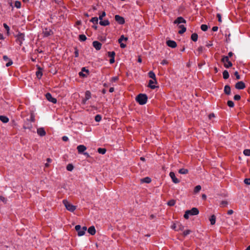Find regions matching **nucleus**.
<instances>
[{"label":"nucleus","mask_w":250,"mask_h":250,"mask_svg":"<svg viewBox=\"0 0 250 250\" xmlns=\"http://www.w3.org/2000/svg\"><path fill=\"white\" fill-rule=\"evenodd\" d=\"M136 101L141 105L146 104L147 101V96L145 94H139L136 97Z\"/></svg>","instance_id":"obj_1"},{"label":"nucleus","mask_w":250,"mask_h":250,"mask_svg":"<svg viewBox=\"0 0 250 250\" xmlns=\"http://www.w3.org/2000/svg\"><path fill=\"white\" fill-rule=\"evenodd\" d=\"M199 210L196 208H193L190 210H187L186 211L184 217L185 219H188L189 218V215H196L199 214Z\"/></svg>","instance_id":"obj_2"},{"label":"nucleus","mask_w":250,"mask_h":250,"mask_svg":"<svg viewBox=\"0 0 250 250\" xmlns=\"http://www.w3.org/2000/svg\"><path fill=\"white\" fill-rule=\"evenodd\" d=\"M62 203L65 206V208L69 211L74 212L76 209V207L71 204L68 201L64 199L62 201Z\"/></svg>","instance_id":"obj_3"},{"label":"nucleus","mask_w":250,"mask_h":250,"mask_svg":"<svg viewBox=\"0 0 250 250\" xmlns=\"http://www.w3.org/2000/svg\"><path fill=\"white\" fill-rule=\"evenodd\" d=\"M221 62L223 63L224 67L227 68H229L232 66V63L229 61L228 57L226 56H222Z\"/></svg>","instance_id":"obj_4"},{"label":"nucleus","mask_w":250,"mask_h":250,"mask_svg":"<svg viewBox=\"0 0 250 250\" xmlns=\"http://www.w3.org/2000/svg\"><path fill=\"white\" fill-rule=\"evenodd\" d=\"M24 40V34L23 33H20L16 36V41L20 46H21L22 42Z\"/></svg>","instance_id":"obj_5"},{"label":"nucleus","mask_w":250,"mask_h":250,"mask_svg":"<svg viewBox=\"0 0 250 250\" xmlns=\"http://www.w3.org/2000/svg\"><path fill=\"white\" fill-rule=\"evenodd\" d=\"M115 20L120 24H123L125 22L124 18L118 15H115Z\"/></svg>","instance_id":"obj_6"},{"label":"nucleus","mask_w":250,"mask_h":250,"mask_svg":"<svg viewBox=\"0 0 250 250\" xmlns=\"http://www.w3.org/2000/svg\"><path fill=\"white\" fill-rule=\"evenodd\" d=\"M45 97L46 99L53 104H56L57 103V99L52 97L51 94L49 93H47L45 95Z\"/></svg>","instance_id":"obj_7"},{"label":"nucleus","mask_w":250,"mask_h":250,"mask_svg":"<svg viewBox=\"0 0 250 250\" xmlns=\"http://www.w3.org/2000/svg\"><path fill=\"white\" fill-rule=\"evenodd\" d=\"M236 89H243L245 88L246 85L245 83L242 81L237 82L235 85Z\"/></svg>","instance_id":"obj_8"},{"label":"nucleus","mask_w":250,"mask_h":250,"mask_svg":"<svg viewBox=\"0 0 250 250\" xmlns=\"http://www.w3.org/2000/svg\"><path fill=\"white\" fill-rule=\"evenodd\" d=\"M107 54H108V56L111 58L109 60V62L111 64L115 62V59H114V57L115 56V52H114V51L110 52L109 51V52H107Z\"/></svg>","instance_id":"obj_9"},{"label":"nucleus","mask_w":250,"mask_h":250,"mask_svg":"<svg viewBox=\"0 0 250 250\" xmlns=\"http://www.w3.org/2000/svg\"><path fill=\"white\" fill-rule=\"evenodd\" d=\"M53 31L51 29L45 28L43 29V34L44 37H48L53 34Z\"/></svg>","instance_id":"obj_10"},{"label":"nucleus","mask_w":250,"mask_h":250,"mask_svg":"<svg viewBox=\"0 0 250 250\" xmlns=\"http://www.w3.org/2000/svg\"><path fill=\"white\" fill-rule=\"evenodd\" d=\"M167 45L172 48H174L177 46V43L176 42L172 40H168L166 42Z\"/></svg>","instance_id":"obj_11"},{"label":"nucleus","mask_w":250,"mask_h":250,"mask_svg":"<svg viewBox=\"0 0 250 250\" xmlns=\"http://www.w3.org/2000/svg\"><path fill=\"white\" fill-rule=\"evenodd\" d=\"M157 83V80H150L149 81L148 86L152 89H154L155 88L157 87V86H156L153 84Z\"/></svg>","instance_id":"obj_12"},{"label":"nucleus","mask_w":250,"mask_h":250,"mask_svg":"<svg viewBox=\"0 0 250 250\" xmlns=\"http://www.w3.org/2000/svg\"><path fill=\"white\" fill-rule=\"evenodd\" d=\"M186 21L182 17H178L174 21V24H179L181 23H186Z\"/></svg>","instance_id":"obj_13"},{"label":"nucleus","mask_w":250,"mask_h":250,"mask_svg":"<svg viewBox=\"0 0 250 250\" xmlns=\"http://www.w3.org/2000/svg\"><path fill=\"white\" fill-rule=\"evenodd\" d=\"M92 44L93 46L96 50H99L100 49H101L102 47V43H101L100 42L98 41H94Z\"/></svg>","instance_id":"obj_14"},{"label":"nucleus","mask_w":250,"mask_h":250,"mask_svg":"<svg viewBox=\"0 0 250 250\" xmlns=\"http://www.w3.org/2000/svg\"><path fill=\"white\" fill-rule=\"evenodd\" d=\"M77 149L79 153H83L86 149V147L84 145H81L77 146Z\"/></svg>","instance_id":"obj_15"},{"label":"nucleus","mask_w":250,"mask_h":250,"mask_svg":"<svg viewBox=\"0 0 250 250\" xmlns=\"http://www.w3.org/2000/svg\"><path fill=\"white\" fill-rule=\"evenodd\" d=\"M169 176L174 183H178L179 182V180L176 177L175 174L173 172H170Z\"/></svg>","instance_id":"obj_16"},{"label":"nucleus","mask_w":250,"mask_h":250,"mask_svg":"<svg viewBox=\"0 0 250 250\" xmlns=\"http://www.w3.org/2000/svg\"><path fill=\"white\" fill-rule=\"evenodd\" d=\"M37 133L41 136H44L46 134V132L43 128L40 127L37 129Z\"/></svg>","instance_id":"obj_17"},{"label":"nucleus","mask_w":250,"mask_h":250,"mask_svg":"<svg viewBox=\"0 0 250 250\" xmlns=\"http://www.w3.org/2000/svg\"><path fill=\"white\" fill-rule=\"evenodd\" d=\"M224 93L228 95H229L231 93V88L229 85H226L224 87Z\"/></svg>","instance_id":"obj_18"},{"label":"nucleus","mask_w":250,"mask_h":250,"mask_svg":"<svg viewBox=\"0 0 250 250\" xmlns=\"http://www.w3.org/2000/svg\"><path fill=\"white\" fill-rule=\"evenodd\" d=\"M178 27L181 29V30L178 31L179 34H182L186 31V27L184 25H178Z\"/></svg>","instance_id":"obj_19"},{"label":"nucleus","mask_w":250,"mask_h":250,"mask_svg":"<svg viewBox=\"0 0 250 250\" xmlns=\"http://www.w3.org/2000/svg\"><path fill=\"white\" fill-rule=\"evenodd\" d=\"M151 181V178L148 177H146L140 180L141 183H149Z\"/></svg>","instance_id":"obj_20"},{"label":"nucleus","mask_w":250,"mask_h":250,"mask_svg":"<svg viewBox=\"0 0 250 250\" xmlns=\"http://www.w3.org/2000/svg\"><path fill=\"white\" fill-rule=\"evenodd\" d=\"M88 232L90 234L93 235L96 233V229L94 226L90 227L88 229Z\"/></svg>","instance_id":"obj_21"},{"label":"nucleus","mask_w":250,"mask_h":250,"mask_svg":"<svg viewBox=\"0 0 250 250\" xmlns=\"http://www.w3.org/2000/svg\"><path fill=\"white\" fill-rule=\"evenodd\" d=\"M99 23L101 25H102V26H107L110 24V22H109V21H108L107 20H104V21H103V20H100Z\"/></svg>","instance_id":"obj_22"},{"label":"nucleus","mask_w":250,"mask_h":250,"mask_svg":"<svg viewBox=\"0 0 250 250\" xmlns=\"http://www.w3.org/2000/svg\"><path fill=\"white\" fill-rule=\"evenodd\" d=\"M0 120L3 123H7L9 122L8 118L2 115L0 116Z\"/></svg>","instance_id":"obj_23"},{"label":"nucleus","mask_w":250,"mask_h":250,"mask_svg":"<svg viewBox=\"0 0 250 250\" xmlns=\"http://www.w3.org/2000/svg\"><path fill=\"white\" fill-rule=\"evenodd\" d=\"M36 75L38 79H40L42 78V72L40 67L39 68V70L36 72Z\"/></svg>","instance_id":"obj_24"},{"label":"nucleus","mask_w":250,"mask_h":250,"mask_svg":"<svg viewBox=\"0 0 250 250\" xmlns=\"http://www.w3.org/2000/svg\"><path fill=\"white\" fill-rule=\"evenodd\" d=\"M209 221L211 225H213L216 222V217L214 215H212L209 218Z\"/></svg>","instance_id":"obj_25"},{"label":"nucleus","mask_w":250,"mask_h":250,"mask_svg":"<svg viewBox=\"0 0 250 250\" xmlns=\"http://www.w3.org/2000/svg\"><path fill=\"white\" fill-rule=\"evenodd\" d=\"M148 75L149 77L151 78L152 80H156V75L153 71H149L148 73Z\"/></svg>","instance_id":"obj_26"},{"label":"nucleus","mask_w":250,"mask_h":250,"mask_svg":"<svg viewBox=\"0 0 250 250\" xmlns=\"http://www.w3.org/2000/svg\"><path fill=\"white\" fill-rule=\"evenodd\" d=\"M223 76L224 79H227L229 78V72L225 70L223 72Z\"/></svg>","instance_id":"obj_27"},{"label":"nucleus","mask_w":250,"mask_h":250,"mask_svg":"<svg viewBox=\"0 0 250 250\" xmlns=\"http://www.w3.org/2000/svg\"><path fill=\"white\" fill-rule=\"evenodd\" d=\"M91 92H90V91L89 90H87L86 91V92H85V98H86V100H89L91 98Z\"/></svg>","instance_id":"obj_28"},{"label":"nucleus","mask_w":250,"mask_h":250,"mask_svg":"<svg viewBox=\"0 0 250 250\" xmlns=\"http://www.w3.org/2000/svg\"><path fill=\"white\" fill-rule=\"evenodd\" d=\"M188 172V169L185 168H181L178 170V172L181 174H187Z\"/></svg>","instance_id":"obj_29"},{"label":"nucleus","mask_w":250,"mask_h":250,"mask_svg":"<svg viewBox=\"0 0 250 250\" xmlns=\"http://www.w3.org/2000/svg\"><path fill=\"white\" fill-rule=\"evenodd\" d=\"M86 229L87 228L86 227H83L82 229V231H80V232H79V236H81L83 235Z\"/></svg>","instance_id":"obj_30"},{"label":"nucleus","mask_w":250,"mask_h":250,"mask_svg":"<svg viewBox=\"0 0 250 250\" xmlns=\"http://www.w3.org/2000/svg\"><path fill=\"white\" fill-rule=\"evenodd\" d=\"M198 35L196 33H193L191 36V40L194 42H196L198 40Z\"/></svg>","instance_id":"obj_31"},{"label":"nucleus","mask_w":250,"mask_h":250,"mask_svg":"<svg viewBox=\"0 0 250 250\" xmlns=\"http://www.w3.org/2000/svg\"><path fill=\"white\" fill-rule=\"evenodd\" d=\"M97 151L100 154H104L105 153L106 150L104 148H99L97 150Z\"/></svg>","instance_id":"obj_32"},{"label":"nucleus","mask_w":250,"mask_h":250,"mask_svg":"<svg viewBox=\"0 0 250 250\" xmlns=\"http://www.w3.org/2000/svg\"><path fill=\"white\" fill-rule=\"evenodd\" d=\"M79 38L80 41L81 42L85 41L87 39L86 37L83 34L80 35Z\"/></svg>","instance_id":"obj_33"},{"label":"nucleus","mask_w":250,"mask_h":250,"mask_svg":"<svg viewBox=\"0 0 250 250\" xmlns=\"http://www.w3.org/2000/svg\"><path fill=\"white\" fill-rule=\"evenodd\" d=\"M127 39H128L127 38L125 37L124 35H122L120 37V38H119V39L118 40V42H119V43H121L123 41H126L127 40Z\"/></svg>","instance_id":"obj_34"},{"label":"nucleus","mask_w":250,"mask_h":250,"mask_svg":"<svg viewBox=\"0 0 250 250\" xmlns=\"http://www.w3.org/2000/svg\"><path fill=\"white\" fill-rule=\"evenodd\" d=\"M243 154L245 156H250V149H246L243 151Z\"/></svg>","instance_id":"obj_35"},{"label":"nucleus","mask_w":250,"mask_h":250,"mask_svg":"<svg viewBox=\"0 0 250 250\" xmlns=\"http://www.w3.org/2000/svg\"><path fill=\"white\" fill-rule=\"evenodd\" d=\"M175 203H176V201L175 200L172 199V200H170V201H169L168 202H167V205L169 206H173L175 204Z\"/></svg>","instance_id":"obj_36"},{"label":"nucleus","mask_w":250,"mask_h":250,"mask_svg":"<svg viewBox=\"0 0 250 250\" xmlns=\"http://www.w3.org/2000/svg\"><path fill=\"white\" fill-rule=\"evenodd\" d=\"M74 168V166H73L72 164H69L67 167H66V169L68 171H72Z\"/></svg>","instance_id":"obj_37"},{"label":"nucleus","mask_w":250,"mask_h":250,"mask_svg":"<svg viewBox=\"0 0 250 250\" xmlns=\"http://www.w3.org/2000/svg\"><path fill=\"white\" fill-rule=\"evenodd\" d=\"M90 21L93 22L94 24H98V18L97 17L92 18L90 20Z\"/></svg>","instance_id":"obj_38"},{"label":"nucleus","mask_w":250,"mask_h":250,"mask_svg":"<svg viewBox=\"0 0 250 250\" xmlns=\"http://www.w3.org/2000/svg\"><path fill=\"white\" fill-rule=\"evenodd\" d=\"M201 29L203 31H206L208 29V26L206 24H202L201 26Z\"/></svg>","instance_id":"obj_39"},{"label":"nucleus","mask_w":250,"mask_h":250,"mask_svg":"<svg viewBox=\"0 0 250 250\" xmlns=\"http://www.w3.org/2000/svg\"><path fill=\"white\" fill-rule=\"evenodd\" d=\"M203 50H204V47L203 46H199L197 50V52H198V55H199L201 53H202Z\"/></svg>","instance_id":"obj_40"},{"label":"nucleus","mask_w":250,"mask_h":250,"mask_svg":"<svg viewBox=\"0 0 250 250\" xmlns=\"http://www.w3.org/2000/svg\"><path fill=\"white\" fill-rule=\"evenodd\" d=\"M228 204V203L227 201H223L220 203V207H222V208H224V207H227Z\"/></svg>","instance_id":"obj_41"},{"label":"nucleus","mask_w":250,"mask_h":250,"mask_svg":"<svg viewBox=\"0 0 250 250\" xmlns=\"http://www.w3.org/2000/svg\"><path fill=\"white\" fill-rule=\"evenodd\" d=\"M102 119V116L100 115H97L95 116V120L98 122H100Z\"/></svg>","instance_id":"obj_42"},{"label":"nucleus","mask_w":250,"mask_h":250,"mask_svg":"<svg viewBox=\"0 0 250 250\" xmlns=\"http://www.w3.org/2000/svg\"><path fill=\"white\" fill-rule=\"evenodd\" d=\"M75 229L78 232V235H79V232H80V231H82L81 226L79 225H76L75 227Z\"/></svg>","instance_id":"obj_43"},{"label":"nucleus","mask_w":250,"mask_h":250,"mask_svg":"<svg viewBox=\"0 0 250 250\" xmlns=\"http://www.w3.org/2000/svg\"><path fill=\"white\" fill-rule=\"evenodd\" d=\"M15 6L17 8H20L21 6V3L19 1H16L15 2Z\"/></svg>","instance_id":"obj_44"},{"label":"nucleus","mask_w":250,"mask_h":250,"mask_svg":"<svg viewBox=\"0 0 250 250\" xmlns=\"http://www.w3.org/2000/svg\"><path fill=\"white\" fill-rule=\"evenodd\" d=\"M227 104L230 107H233L234 106V103L232 101H228Z\"/></svg>","instance_id":"obj_45"},{"label":"nucleus","mask_w":250,"mask_h":250,"mask_svg":"<svg viewBox=\"0 0 250 250\" xmlns=\"http://www.w3.org/2000/svg\"><path fill=\"white\" fill-rule=\"evenodd\" d=\"M244 182L247 185H250V178H246L244 180Z\"/></svg>","instance_id":"obj_46"},{"label":"nucleus","mask_w":250,"mask_h":250,"mask_svg":"<svg viewBox=\"0 0 250 250\" xmlns=\"http://www.w3.org/2000/svg\"><path fill=\"white\" fill-rule=\"evenodd\" d=\"M191 231L189 229L186 230L183 232V235L186 236L190 233Z\"/></svg>","instance_id":"obj_47"},{"label":"nucleus","mask_w":250,"mask_h":250,"mask_svg":"<svg viewBox=\"0 0 250 250\" xmlns=\"http://www.w3.org/2000/svg\"><path fill=\"white\" fill-rule=\"evenodd\" d=\"M3 26L5 28V29L6 30L7 33H9L10 28L7 25L6 23H3Z\"/></svg>","instance_id":"obj_48"},{"label":"nucleus","mask_w":250,"mask_h":250,"mask_svg":"<svg viewBox=\"0 0 250 250\" xmlns=\"http://www.w3.org/2000/svg\"><path fill=\"white\" fill-rule=\"evenodd\" d=\"M233 99L235 101H239L241 99V96L239 95H235Z\"/></svg>","instance_id":"obj_49"},{"label":"nucleus","mask_w":250,"mask_h":250,"mask_svg":"<svg viewBox=\"0 0 250 250\" xmlns=\"http://www.w3.org/2000/svg\"><path fill=\"white\" fill-rule=\"evenodd\" d=\"M106 14L105 13V12H103L102 14L99 16V20H102L103 18L105 16Z\"/></svg>","instance_id":"obj_50"},{"label":"nucleus","mask_w":250,"mask_h":250,"mask_svg":"<svg viewBox=\"0 0 250 250\" xmlns=\"http://www.w3.org/2000/svg\"><path fill=\"white\" fill-rule=\"evenodd\" d=\"M234 74L237 80L240 79V76L239 75L238 72L237 71L235 72Z\"/></svg>","instance_id":"obj_51"},{"label":"nucleus","mask_w":250,"mask_h":250,"mask_svg":"<svg viewBox=\"0 0 250 250\" xmlns=\"http://www.w3.org/2000/svg\"><path fill=\"white\" fill-rule=\"evenodd\" d=\"M12 63H13L12 61L11 60H9L8 61V62L6 63V66L7 67H8V66L11 65L12 64Z\"/></svg>","instance_id":"obj_52"},{"label":"nucleus","mask_w":250,"mask_h":250,"mask_svg":"<svg viewBox=\"0 0 250 250\" xmlns=\"http://www.w3.org/2000/svg\"><path fill=\"white\" fill-rule=\"evenodd\" d=\"M119 79L118 77H114L111 78V81L112 82H116Z\"/></svg>","instance_id":"obj_53"},{"label":"nucleus","mask_w":250,"mask_h":250,"mask_svg":"<svg viewBox=\"0 0 250 250\" xmlns=\"http://www.w3.org/2000/svg\"><path fill=\"white\" fill-rule=\"evenodd\" d=\"M217 18H218V21H219V22H222V20H221V14H220L218 13V14H217Z\"/></svg>","instance_id":"obj_54"},{"label":"nucleus","mask_w":250,"mask_h":250,"mask_svg":"<svg viewBox=\"0 0 250 250\" xmlns=\"http://www.w3.org/2000/svg\"><path fill=\"white\" fill-rule=\"evenodd\" d=\"M205 64V62L203 61V62H201V63H199L198 64V66L199 67V68H201L202 66Z\"/></svg>","instance_id":"obj_55"},{"label":"nucleus","mask_w":250,"mask_h":250,"mask_svg":"<svg viewBox=\"0 0 250 250\" xmlns=\"http://www.w3.org/2000/svg\"><path fill=\"white\" fill-rule=\"evenodd\" d=\"M30 120L32 122H34L35 121V117L33 114L31 115Z\"/></svg>","instance_id":"obj_56"},{"label":"nucleus","mask_w":250,"mask_h":250,"mask_svg":"<svg viewBox=\"0 0 250 250\" xmlns=\"http://www.w3.org/2000/svg\"><path fill=\"white\" fill-rule=\"evenodd\" d=\"M178 226H179V228L177 229H176V230H183L184 229V227L182 226L181 224H178Z\"/></svg>","instance_id":"obj_57"},{"label":"nucleus","mask_w":250,"mask_h":250,"mask_svg":"<svg viewBox=\"0 0 250 250\" xmlns=\"http://www.w3.org/2000/svg\"><path fill=\"white\" fill-rule=\"evenodd\" d=\"M201 188H194V194H197L198 193L200 190Z\"/></svg>","instance_id":"obj_58"},{"label":"nucleus","mask_w":250,"mask_h":250,"mask_svg":"<svg viewBox=\"0 0 250 250\" xmlns=\"http://www.w3.org/2000/svg\"><path fill=\"white\" fill-rule=\"evenodd\" d=\"M62 140L63 141L66 142L68 140V138L66 136H64L62 137Z\"/></svg>","instance_id":"obj_59"},{"label":"nucleus","mask_w":250,"mask_h":250,"mask_svg":"<svg viewBox=\"0 0 250 250\" xmlns=\"http://www.w3.org/2000/svg\"><path fill=\"white\" fill-rule=\"evenodd\" d=\"M3 59L5 61H8L10 60L8 58V57L7 56H6V55H4V56H3Z\"/></svg>","instance_id":"obj_60"},{"label":"nucleus","mask_w":250,"mask_h":250,"mask_svg":"<svg viewBox=\"0 0 250 250\" xmlns=\"http://www.w3.org/2000/svg\"><path fill=\"white\" fill-rule=\"evenodd\" d=\"M233 55V53L232 52H229L228 53V55L226 56L227 57H228V59L229 58H231Z\"/></svg>","instance_id":"obj_61"},{"label":"nucleus","mask_w":250,"mask_h":250,"mask_svg":"<svg viewBox=\"0 0 250 250\" xmlns=\"http://www.w3.org/2000/svg\"><path fill=\"white\" fill-rule=\"evenodd\" d=\"M79 75H80V76H81V77H85L86 76L85 75V74L83 73V71H81V72H79Z\"/></svg>","instance_id":"obj_62"},{"label":"nucleus","mask_w":250,"mask_h":250,"mask_svg":"<svg viewBox=\"0 0 250 250\" xmlns=\"http://www.w3.org/2000/svg\"><path fill=\"white\" fill-rule=\"evenodd\" d=\"M120 44V47L122 48H124L126 47V45L123 43H122V42H121V43H119Z\"/></svg>","instance_id":"obj_63"},{"label":"nucleus","mask_w":250,"mask_h":250,"mask_svg":"<svg viewBox=\"0 0 250 250\" xmlns=\"http://www.w3.org/2000/svg\"><path fill=\"white\" fill-rule=\"evenodd\" d=\"M0 200L1 201H2L4 203H6V199L4 197H2L1 196V198H0Z\"/></svg>","instance_id":"obj_64"}]
</instances>
